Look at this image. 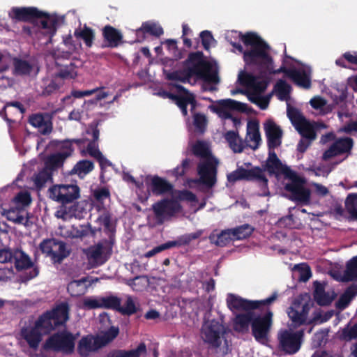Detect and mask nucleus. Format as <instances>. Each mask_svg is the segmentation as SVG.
<instances>
[{"label":"nucleus","mask_w":357,"mask_h":357,"mask_svg":"<svg viewBox=\"0 0 357 357\" xmlns=\"http://www.w3.org/2000/svg\"><path fill=\"white\" fill-rule=\"evenodd\" d=\"M238 80L241 85L252 89L257 94L264 92L268 85V81L259 80V77L245 71L239 73Z\"/></svg>","instance_id":"obj_21"},{"label":"nucleus","mask_w":357,"mask_h":357,"mask_svg":"<svg viewBox=\"0 0 357 357\" xmlns=\"http://www.w3.org/2000/svg\"><path fill=\"white\" fill-rule=\"evenodd\" d=\"M111 219L112 215L110 213L106 210H105V212L98 218V220L103 225L105 230L114 232V229L112 227Z\"/></svg>","instance_id":"obj_63"},{"label":"nucleus","mask_w":357,"mask_h":357,"mask_svg":"<svg viewBox=\"0 0 357 357\" xmlns=\"http://www.w3.org/2000/svg\"><path fill=\"white\" fill-rule=\"evenodd\" d=\"M137 32H142L144 33H149L151 36L160 37L163 34V29L160 26L155 23L146 22L142 24L141 28L137 30Z\"/></svg>","instance_id":"obj_50"},{"label":"nucleus","mask_w":357,"mask_h":357,"mask_svg":"<svg viewBox=\"0 0 357 357\" xmlns=\"http://www.w3.org/2000/svg\"><path fill=\"white\" fill-rule=\"evenodd\" d=\"M345 207L349 213L348 220H357V194H349L345 200Z\"/></svg>","instance_id":"obj_43"},{"label":"nucleus","mask_w":357,"mask_h":357,"mask_svg":"<svg viewBox=\"0 0 357 357\" xmlns=\"http://www.w3.org/2000/svg\"><path fill=\"white\" fill-rule=\"evenodd\" d=\"M342 340L350 341L353 339H357V323L351 328L348 326L344 328L340 335Z\"/></svg>","instance_id":"obj_61"},{"label":"nucleus","mask_w":357,"mask_h":357,"mask_svg":"<svg viewBox=\"0 0 357 357\" xmlns=\"http://www.w3.org/2000/svg\"><path fill=\"white\" fill-rule=\"evenodd\" d=\"M164 73L166 79L169 81H176L184 84L190 82V78L185 66L181 70H176L172 72L165 70Z\"/></svg>","instance_id":"obj_42"},{"label":"nucleus","mask_w":357,"mask_h":357,"mask_svg":"<svg viewBox=\"0 0 357 357\" xmlns=\"http://www.w3.org/2000/svg\"><path fill=\"white\" fill-rule=\"evenodd\" d=\"M14 201L16 204H20L22 206H28L31 202V197L29 192L21 191L15 197Z\"/></svg>","instance_id":"obj_62"},{"label":"nucleus","mask_w":357,"mask_h":357,"mask_svg":"<svg viewBox=\"0 0 357 357\" xmlns=\"http://www.w3.org/2000/svg\"><path fill=\"white\" fill-rule=\"evenodd\" d=\"M81 142L82 140L79 139H66L62 142L60 151L52 153L47 158L45 161V167L52 173L61 167L66 158L73 152V143L79 144Z\"/></svg>","instance_id":"obj_11"},{"label":"nucleus","mask_w":357,"mask_h":357,"mask_svg":"<svg viewBox=\"0 0 357 357\" xmlns=\"http://www.w3.org/2000/svg\"><path fill=\"white\" fill-rule=\"evenodd\" d=\"M87 282V277H84L77 280H73L68 284V292L73 297H79L84 295L90 285V284H86Z\"/></svg>","instance_id":"obj_34"},{"label":"nucleus","mask_w":357,"mask_h":357,"mask_svg":"<svg viewBox=\"0 0 357 357\" xmlns=\"http://www.w3.org/2000/svg\"><path fill=\"white\" fill-rule=\"evenodd\" d=\"M40 251L50 256L54 264H61L69 256L70 251L66 250V244L56 238L44 239L39 245Z\"/></svg>","instance_id":"obj_13"},{"label":"nucleus","mask_w":357,"mask_h":357,"mask_svg":"<svg viewBox=\"0 0 357 357\" xmlns=\"http://www.w3.org/2000/svg\"><path fill=\"white\" fill-rule=\"evenodd\" d=\"M254 227L248 224H244L231 229L234 240H243L248 238L254 231Z\"/></svg>","instance_id":"obj_46"},{"label":"nucleus","mask_w":357,"mask_h":357,"mask_svg":"<svg viewBox=\"0 0 357 357\" xmlns=\"http://www.w3.org/2000/svg\"><path fill=\"white\" fill-rule=\"evenodd\" d=\"M12 261H15V267L17 271L27 270L33 267V264L29 256L20 249L13 250Z\"/></svg>","instance_id":"obj_32"},{"label":"nucleus","mask_w":357,"mask_h":357,"mask_svg":"<svg viewBox=\"0 0 357 357\" xmlns=\"http://www.w3.org/2000/svg\"><path fill=\"white\" fill-rule=\"evenodd\" d=\"M69 319V305L63 302L51 310H47L38 317L34 324L44 334L48 335L56 328L64 326Z\"/></svg>","instance_id":"obj_3"},{"label":"nucleus","mask_w":357,"mask_h":357,"mask_svg":"<svg viewBox=\"0 0 357 357\" xmlns=\"http://www.w3.org/2000/svg\"><path fill=\"white\" fill-rule=\"evenodd\" d=\"M218 165V160L215 158H210L199 163L197 166L199 178L194 182L212 188L217 183Z\"/></svg>","instance_id":"obj_12"},{"label":"nucleus","mask_w":357,"mask_h":357,"mask_svg":"<svg viewBox=\"0 0 357 357\" xmlns=\"http://www.w3.org/2000/svg\"><path fill=\"white\" fill-rule=\"evenodd\" d=\"M292 181L284 186L286 191L290 193V199L296 202L307 204L310 199V191L298 181V177L291 179Z\"/></svg>","instance_id":"obj_19"},{"label":"nucleus","mask_w":357,"mask_h":357,"mask_svg":"<svg viewBox=\"0 0 357 357\" xmlns=\"http://www.w3.org/2000/svg\"><path fill=\"white\" fill-rule=\"evenodd\" d=\"M192 160L189 158L184 159L181 166H177L172 170V175L176 178L182 177L186 173V172L190 168Z\"/></svg>","instance_id":"obj_60"},{"label":"nucleus","mask_w":357,"mask_h":357,"mask_svg":"<svg viewBox=\"0 0 357 357\" xmlns=\"http://www.w3.org/2000/svg\"><path fill=\"white\" fill-rule=\"evenodd\" d=\"M103 43L102 47L115 48L123 43V35L120 31L111 25H106L102 30Z\"/></svg>","instance_id":"obj_26"},{"label":"nucleus","mask_w":357,"mask_h":357,"mask_svg":"<svg viewBox=\"0 0 357 357\" xmlns=\"http://www.w3.org/2000/svg\"><path fill=\"white\" fill-rule=\"evenodd\" d=\"M121 301V299L114 295L99 296L97 298L89 297L84 300L83 305L87 310L102 308L117 312L119 302Z\"/></svg>","instance_id":"obj_16"},{"label":"nucleus","mask_w":357,"mask_h":357,"mask_svg":"<svg viewBox=\"0 0 357 357\" xmlns=\"http://www.w3.org/2000/svg\"><path fill=\"white\" fill-rule=\"evenodd\" d=\"M119 334V328L117 326H111L108 330L102 333L100 335H96L99 342V347H104L112 342Z\"/></svg>","instance_id":"obj_44"},{"label":"nucleus","mask_w":357,"mask_h":357,"mask_svg":"<svg viewBox=\"0 0 357 357\" xmlns=\"http://www.w3.org/2000/svg\"><path fill=\"white\" fill-rule=\"evenodd\" d=\"M93 197L98 202L102 204L104 199L110 197V192L108 188L102 187L93 191Z\"/></svg>","instance_id":"obj_64"},{"label":"nucleus","mask_w":357,"mask_h":357,"mask_svg":"<svg viewBox=\"0 0 357 357\" xmlns=\"http://www.w3.org/2000/svg\"><path fill=\"white\" fill-rule=\"evenodd\" d=\"M202 235L201 231H197L195 233L187 234L179 236L176 241H167V245L169 248H174V247H181L184 245H188L190 243V242L193 240L197 239Z\"/></svg>","instance_id":"obj_41"},{"label":"nucleus","mask_w":357,"mask_h":357,"mask_svg":"<svg viewBox=\"0 0 357 357\" xmlns=\"http://www.w3.org/2000/svg\"><path fill=\"white\" fill-rule=\"evenodd\" d=\"M310 309V304L308 302L303 303L296 299L287 311L288 316L294 323L301 325L305 322Z\"/></svg>","instance_id":"obj_20"},{"label":"nucleus","mask_w":357,"mask_h":357,"mask_svg":"<svg viewBox=\"0 0 357 357\" xmlns=\"http://www.w3.org/2000/svg\"><path fill=\"white\" fill-rule=\"evenodd\" d=\"M52 174L53 173L44 167V168L39 171L35 176L34 183L36 186L38 188H42L47 182L52 181Z\"/></svg>","instance_id":"obj_51"},{"label":"nucleus","mask_w":357,"mask_h":357,"mask_svg":"<svg viewBox=\"0 0 357 357\" xmlns=\"http://www.w3.org/2000/svg\"><path fill=\"white\" fill-rule=\"evenodd\" d=\"M183 66L186 67L190 79L195 76L207 83L216 84L220 82L218 70L204 59L202 52L190 53Z\"/></svg>","instance_id":"obj_2"},{"label":"nucleus","mask_w":357,"mask_h":357,"mask_svg":"<svg viewBox=\"0 0 357 357\" xmlns=\"http://www.w3.org/2000/svg\"><path fill=\"white\" fill-rule=\"evenodd\" d=\"M74 36L77 39L83 40L86 46L91 47L95 39V33L91 28L84 25L83 28H78L75 30Z\"/></svg>","instance_id":"obj_37"},{"label":"nucleus","mask_w":357,"mask_h":357,"mask_svg":"<svg viewBox=\"0 0 357 357\" xmlns=\"http://www.w3.org/2000/svg\"><path fill=\"white\" fill-rule=\"evenodd\" d=\"M207 119L205 114L201 113L193 114V124L196 130L200 133H204L207 126Z\"/></svg>","instance_id":"obj_57"},{"label":"nucleus","mask_w":357,"mask_h":357,"mask_svg":"<svg viewBox=\"0 0 357 357\" xmlns=\"http://www.w3.org/2000/svg\"><path fill=\"white\" fill-rule=\"evenodd\" d=\"M272 73L273 75L283 73L298 86L307 89L311 87L310 73L304 69H288L283 65Z\"/></svg>","instance_id":"obj_18"},{"label":"nucleus","mask_w":357,"mask_h":357,"mask_svg":"<svg viewBox=\"0 0 357 357\" xmlns=\"http://www.w3.org/2000/svg\"><path fill=\"white\" fill-rule=\"evenodd\" d=\"M169 86L175 88L178 92L175 99L174 100L176 105L180 108L184 116L188 115V105L189 102L193 100V93H190L183 86L176 82L169 83Z\"/></svg>","instance_id":"obj_25"},{"label":"nucleus","mask_w":357,"mask_h":357,"mask_svg":"<svg viewBox=\"0 0 357 357\" xmlns=\"http://www.w3.org/2000/svg\"><path fill=\"white\" fill-rule=\"evenodd\" d=\"M45 348L71 354L75 349V337L71 333L65 331L55 333L46 340Z\"/></svg>","instance_id":"obj_14"},{"label":"nucleus","mask_w":357,"mask_h":357,"mask_svg":"<svg viewBox=\"0 0 357 357\" xmlns=\"http://www.w3.org/2000/svg\"><path fill=\"white\" fill-rule=\"evenodd\" d=\"M224 137L225 140L229 143L230 149L234 153H241L243 151L244 146L242 143V140L239 138L238 133L237 132L229 130L227 131Z\"/></svg>","instance_id":"obj_38"},{"label":"nucleus","mask_w":357,"mask_h":357,"mask_svg":"<svg viewBox=\"0 0 357 357\" xmlns=\"http://www.w3.org/2000/svg\"><path fill=\"white\" fill-rule=\"evenodd\" d=\"M225 333L224 325L218 320L212 319L203 324L201 329V337L208 347L218 349L222 344V338Z\"/></svg>","instance_id":"obj_9"},{"label":"nucleus","mask_w":357,"mask_h":357,"mask_svg":"<svg viewBox=\"0 0 357 357\" xmlns=\"http://www.w3.org/2000/svg\"><path fill=\"white\" fill-rule=\"evenodd\" d=\"M254 317L252 310L236 314L234 319V329L241 333L248 331L249 326H252Z\"/></svg>","instance_id":"obj_31"},{"label":"nucleus","mask_w":357,"mask_h":357,"mask_svg":"<svg viewBox=\"0 0 357 357\" xmlns=\"http://www.w3.org/2000/svg\"><path fill=\"white\" fill-rule=\"evenodd\" d=\"M294 127L303 138H306L309 140H314L316 138L314 127L306 119H304Z\"/></svg>","instance_id":"obj_36"},{"label":"nucleus","mask_w":357,"mask_h":357,"mask_svg":"<svg viewBox=\"0 0 357 357\" xmlns=\"http://www.w3.org/2000/svg\"><path fill=\"white\" fill-rule=\"evenodd\" d=\"M50 197L62 204L73 202L79 197V188L77 185H59L50 188Z\"/></svg>","instance_id":"obj_15"},{"label":"nucleus","mask_w":357,"mask_h":357,"mask_svg":"<svg viewBox=\"0 0 357 357\" xmlns=\"http://www.w3.org/2000/svg\"><path fill=\"white\" fill-rule=\"evenodd\" d=\"M314 286L313 296L316 303L320 306L329 305L333 301L335 296H331L329 293L326 292L324 286L318 281L314 282Z\"/></svg>","instance_id":"obj_33"},{"label":"nucleus","mask_w":357,"mask_h":357,"mask_svg":"<svg viewBox=\"0 0 357 357\" xmlns=\"http://www.w3.org/2000/svg\"><path fill=\"white\" fill-rule=\"evenodd\" d=\"M266 306L264 315L255 316L252 323V335L255 340L262 344L269 341L270 333L273 325V312Z\"/></svg>","instance_id":"obj_6"},{"label":"nucleus","mask_w":357,"mask_h":357,"mask_svg":"<svg viewBox=\"0 0 357 357\" xmlns=\"http://www.w3.org/2000/svg\"><path fill=\"white\" fill-rule=\"evenodd\" d=\"M344 275L347 281L357 280V255L347 262Z\"/></svg>","instance_id":"obj_49"},{"label":"nucleus","mask_w":357,"mask_h":357,"mask_svg":"<svg viewBox=\"0 0 357 357\" xmlns=\"http://www.w3.org/2000/svg\"><path fill=\"white\" fill-rule=\"evenodd\" d=\"M303 339V330H280L277 335V349L284 355H294L301 349Z\"/></svg>","instance_id":"obj_4"},{"label":"nucleus","mask_w":357,"mask_h":357,"mask_svg":"<svg viewBox=\"0 0 357 357\" xmlns=\"http://www.w3.org/2000/svg\"><path fill=\"white\" fill-rule=\"evenodd\" d=\"M287 116L291 121L294 126H296L305 117L301 113V112L296 107H288L287 110Z\"/></svg>","instance_id":"obj_59"},{"label":"nucleus","mask_w":357,"mask_h":357,"mask_svg":"<svg viewBox=\"0 0 357 357\" xmlns=\"http://www.w3.org/2000/svg\"><path fill=\"white\" fill-rule=\"evenodd\" d=\"M241 40L245 46H250V50H244L240 43L231 42V45L240 53L243 54V61L246 66H256L265 68L270 74L275 71L273 68V61L268 53L270 46L256 33L247 32L239 33Z\"/></svg>","instance_id":"obj_1"},{"label":"nucleus","mask_w":357,"mask_h":357,"mask_svg":"<svg viewBox=\"0 0 357 357\" xmlns=\"http://www.w3.org/2000/svg\"><path fill=\"white\" fill-rule=\"evenodd\" d=\"M93 169L94 165L92 161L82 160L76 163L70 170V174H77L79 178H83L86 174L92 172Z\"/></svg>","instance_id":"obj_39"},{"label":"nucleus","mask_w":357,"mask_h":357,"mask_svg":"<svg viewBox=\"0 0 357 357\" xmlns=\"http://www.w3.org/2000/svg\"><path fill=\"white\" fill-rule=\"evenodd\" d=\"M20 334L29 347L33 349L38 347L44 335L35 324L22 326Z\"/></svg>","instance_id":"obj_24"},{"label":"nucleus","mask_w":357,"mask_h":357,"mask_svg":"<svg viewBox=\"0 0 357 357\" xmlns=\"http://www.w3.org/2000/svg\"><path fill=\"white\" fill-rule=\"evenodd\" d=\"M114 236L111 235L108 240L98 242L85 250L89 264L92 268L103 265L111 257L113 252Z\"/></svg>","instance_id":"obj_5"},{"label":"nucleus","mask_w":357,"mask_h":357,"mask_svg":"<svg viewBox=\"0 0 357 357\" xmlns=\"http://www.w3.org/2000/svg\"><path fill=\"white\" fill-rule=\"evenodd\" d=\"M264 131L268 149H275L281 145L282 130L273 120L269 119L265 122Z\"/></svg>","instance_id":"obj_22"},{"label":"nucleus","mask_w":357,"mask_h":357,"mask_svg":"<svg viewBox=\"0 0 357 357\" xmlns=\"http://www.w3.org/2000/svg\"><path fill=\"white\" fill-rule=\"evenodd\" d=\"M77 73L76 70L75 65L70 63L69 65H66L60 69L59 73L56 74V77L61 79H74L77 77Z\"/></svg>","instance_id":"obj_55"},{"label":"nucleus","mask_w":357,"mask_h":357,"mask_svg":"<svg viewBox=\"0 0 357 357\" xmlns=\"http://www.w3.org/2000/svg\"><path fill=\"white\" fill-rule=\"evenodd\" d=\"M353 146L354 140L352 138L349 137L337 138L330 147L324 152L322 159L326 161L333 157L344 153H349Z\"/></svg>","instance_id":"obj_17"},{"label":"nucleus","mask_w":357,"mask_h":357,"mask_svg":"<svg viewBox=\"0 0 357 357\" xmlns=\"http://www.w3.org/2000/svg\"><path fill=\"white\" fill-rule=\"evenodd\" d=\"M278 298V293L274 292L270 297L261 301H250L239 296L229 294L227 298V307L231 310L250 311L261 309L273 303Z\"/></svg>","instance_id":"obj_7"},{"label":"nucleus","mask_w":357,"mask_h":357,"mask_svg":"<svg viewBox=\"0 0 357 357\" xmlns=\"http://www.w3.org/2000/svg\"><path fill=\"white\" fill-rule=\"evenodd\" d=\"M248 130V133L250 135V139L256 143L255 146H252V149L255 150L258 148L261 140L258 123L257 122H250Z\"/></svg>","instance_id":"obj_56"},{"label":"nucleus","mask_w":357,"mask_h":357,"mask_svg":"<svg viewBox=\"0 0 357 357\" xmlns=\"http://www.w3.org/2000/svg\"><path fill=\"white\" fill-rule=\"evenodd\" d=\"M220 107L216 109V112H222L223 109L236 110L241 112L247 111L248 105L232 99L221 100L218 102Z\"/></svg>","instance_id":"obj_40"},{"label":"nucleus","mask_w":357,"mask_h":357,"mask_svg":"<svg viewBox=\"0 0 357 357\" xmlns=\"http://www.w3.org/2000/svg\"><path fill=\"white\" fill-rule=\"evenodd\" d=\"M12 14L13 18L22 22H30L47 15L46 13L35 7H14L12 8Z\"/></svg>","instance_id":"obj_23"},{"label":"nucleus","mask_w":357,"mask_h":357,"mask_svg":"<svg viewBox=\"0 0 357 357\" xmlns=\"http://www.w3.org/2000/svg\"><path fill=\"white\" fill-rule=\"evenodd\" d=\"M46 16H43L40 20V24L43 29H46L47 33L52 37L56 32L57 19L52 17L46 13Z\"/></svg>","instance_id":"obj_48"},{"label":"nucleus","mask_w":357,"mask_h":357,"mask_svg":"<svg viewBox=\"0 0 357 357\" xmlns=\"http://www.w3.org/2000/svg\"><path fill=\"white\" fill-rule=\"evenodd\" d=\"M266 167L270 173L282 174L285 178L289 179H294L296 178L295 172L291 169L289 167L283 165L280 159L266 160Z\"/></svg>","instance_id":"obj_29"},{"label":"nucleus","mask_w":357,"mask_h":357,"mask_svg":"<svg viewBox=\"0 0 357 357\" xmlns=\"http://www.w3.org/2000/svg\"><path fill=\"white\" fill-rule=\"evenodd\" d=\"M29 123L38 128V131L43 135H49L52 131V122L47 114H33L29 116Z\"/></svg>","instance_id":"obj_27"},{"label":"nucleus","mask_w":357,"mask_h":357,"mask_svg":"<svg viewBox=\"0 0 357 357\" xmlns=\"http://www.w3.org/2000/svg\"><path fill=\"white\" fill-rule=\"evenodd\" d=\"M150 189L153 195H163L172 191L173 185L166 179L155 175L151 179Z\"/></svg>","instance_id":"obj_30"},{"label":"nucleus","mask_w":357,"mask_h":357,"mask_svg":"<svg viewBox=\"0 0 357 357\" xmlns=\"http://www.w3.org/2000/svg\"><path fill=\"white\" fill-rule=\"evenodd\" d=\"M117 312L124 316H130L137 312V308L131 296H128L124 305H121V301L119 302V306Z\"/></svg>","instance_id":"obj_52"},{"label":"nucleus","mask_w":357,"mask_h":357,"mask_svg":"<svg viewBox=\"0 0 357 357\" xmlns=\"http://www.w3.org/2000/svg\"><path fill=\"white\" fill-rule=\"evenodd\" d=\"M15 70L17 75H29L32 70V66L25 60L17 59L15 61Z\"/></svg>","instance_id":"obj_58"},{"label":"nucleus","mask_w":357,"mask_h":357,"mask_svg":"<svg viewBox=\"0 0 357 357\" xmlns=\"http://www.w3.org/2000/svg\"><path fill=\"white\" fill-rule=\"evenodd\" d=\"M275 88L277 91V96L280 100H287L291 91V86L289 84L284 80L279 79Z\"/></svg>","instance_id":"obj_53"},{"label":"nucleus","mask_w":357,"mask_h":357,"mask_svg":"<svg viewBox=\"0 0 357 357\" xmlns=\"http://www.w3.org/2000/svg\"><path fill=\"white\" fill-rule=\"evenodd\" d=\"M227 178L231 183L242 180L247 181H257L261 185L264 191L268 190V179L259 167H255L250 169L238 167L236 170L228 174Z\"/></svg>","instance_id":"obj_8"},{"label":"nucleus","mask_w":357,"mask_h":357,"mask_svg":"<svg viewBox=\"0 0 357 357\" xmlns=\"http://www.w3.org/2000/svg\"><path fill=\"white\" fill-rule=\"evenodd\" d=\"M181 205L178 200L169 198H164L152 205V211L158 225H162L174 217L181 211Z\"/></svg>","instance_id":"obj_10"},{"label":"nucleus","mask_w":357,"mask_h":357,"mask_svg":"<svg viewBox=\"0 0 357 357\" xmlns=\"http://www.w3.org/2000/svg\"><path fill=\"white\" fill-rule=\"evenodd\" d=\"M210 240L211 242L220 247L227 245L231 241H235L231 229L222 231L216 236H210Z\"/></svg>","instance_id":"obj_45"},{"label":"nucleus","mask_w":357,"mask_h":357,"mask_svg":"<svg viewBox=\"0 0 357 357\" xmlns=\"http://www.w3.org/2000/svg\"><path fill=\"white\" fill-rule=\"evenodd\" d=\"M96 336L86 335L82 337L78 342L77 351L80 356L86 357L91 353L102 348Z\"/></svg>","instance_id":"obj_28"},{"label":"nucleus","mask_w":357,"mask_h":357,"mask_svg":"<svg viewBox=\"0 0 357 357\" xmlns=\"http://www.w3.org/2000/svg\"><path fill=\"white\" fill-rule=\"evenodd\" d=\"M356 294L357 291L354 288H348L344 293L340 296L339 299L336 302V307L340 310L345 309Z\"/></svg>","instance_id":"obj_47"},{"label":"nucleus","mask_w":357,"mask_h":357,"mask_svg":"<svg viewBox=\"0 0 357 357\" xmlns=\"http://www.w3.org/2000/svg\"><path fill=\"white\" fill-rule=\"evenodd\" d=\"M147 353L146 345L144 342H141L133 349L130 350H116L111 354L109 357H140L145 356Z\"/></svg>","instance_id":"obj_35"},{"label":"nucleus","mask_w":357,"mask_h":357,"mask_svg":"<svg viewBox=\"0 0 357 357\" xmlns=\"http://www.w3.org/2000/svg\"><path fill=\"white\" fill-rule=\"evenodd\" d=\"M192 151L195 156L207 158L211 156V151L207 144L202 141H197L192 146Z\"/></svg>","instance_id":"obj_54"}]
</instances>
